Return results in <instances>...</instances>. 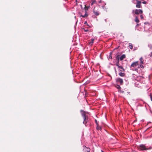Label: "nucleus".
Segmentation results:
<instances>
[{
    "label": "nucleus",
    "instance_id": "obj_1",
    "mask_svg": "<svg viewBox=\"0 0 152 152\" xmlns=\"http://www.w3.org/2000/svg\"><path fill=\"white\" fill-rule=\"evenodd\" d=\"M139 64L138 61H135L133 62L130 66L131 69L136 71L138 70L137 66Z\"/></svg>",
    "mask_w": 152,
    "mask_h": 152
},
{
    "label": "nucleus",
    "instance_id": "obj_2",
    "mask_svg": "<svg viewBox=\"0 0 152 152\" xmlns=\"http://www.w3.org/2000/svg\"><path fill=\"white\" fill-rule=\"evenodd\" d=\"M80 112L81 113L82 116L83 118L84 121H83V124H86L88 121V117H86V113L85 112L83 111L82 110H80Z\"/></svg>",
    "mask_w": 152,
    "mask_h": 152
},
{
    "label": "nucleus",
    "instance_id": "obj_3",
    "mask_svg": "<svg viewBox=\"0 0 152 152\" xmlns=\"http://www.w3.org/2000/svg\"><path fill=\"white\" fill-rule=\"evenodd\" d=\"M138 148L140 150L142 151L150 150L151 149V148L150 147L147 148L144 145L141 144L139 145Z\"/></svg>",
    "mask_w": 152,
    "mask_h": 152
},
{
    "label": "nucleus",
    "instance_id": "obj_4",
    "mask_svg": "<svg viewBox=\"0 0 152 152\" xmlns=\"http://www.w3.org/2000/svg\"><path fill=\"white\" fill-rule=\"evenodd\" d=\"M142 10L141 9L133 10L132 11V13L133 14L138 15L139 14H142Z\"/></svg>",
    "mask_w": 152,
    "mask_h": 152
},
{
    "label": "nucleus",
    "instance_id": "obj_5",
    "mask_svg": "<svg viewBox=\"0 0 152 152\" xmlns=\"http://www.w3.org/2000/svg\"><path fill=\"white\" fill-rule=\"evenodd\" d=\"M137 1V4L136 5V7L138 8H140L141 7V2L140 1H138L137 0H136Z\"/></svg>",
    "mask_w": 152,
    "mask_h": 152
},
{
    "label": "nucleus",
    "instance_id": "obj_6",
    "mask_svg": "<svg viewBox=\"0 0 152 152\" xmlns=\"http://www.w3.org/2000/svg\"><path fill=\"white\" fill-rule=\"evenodd\" d=\"M94 14L96 15H99V11L97 10L96 9V8H94Z\"/></svg>",
    "mask_w": 152,
    "mask_h": 152
},
{
    "label": "nucleus",
    "instance_id": "obj_7",
    "mask_svg": "<svg viewBox=\"0 0 152 152\" xmlns=\"http://www.w3.org/2000/svg\"><path fill=\"white\" fill-rule=\"evenodd\" d=\"M117 82H118L120 83L121 84H122L123 83V80L122 79L120 78H118L116 79Z\"/></svg>",
    "mask_w": 152,
    "mask_h": 152
},
{
    "label": "nucleus",
    "instance_id": "obj_8",
    "mask_svg": "<svg viewBox=\"0 0 152 152\" xmlns=\"http://www.w3.org/2000/svg\"><path fill=\"white\" fill-rule=\"evenodd\" d=\"M84 150L88 152H89L90 151V148H87V147H86V146H85L84 148Z\"/></svg>",
    "mask_w": 152,
    "mask_h": 152
},
{
    "label": "nucleus",
    "instance_id": "obj_9",
    "mask_svg": "<svg viewBox=\"0 0 152 152\" xmlns=\"http://www.w3.org/2000/svg\"><path fill=\"white\" fill-rule=\"evenodd\" d=\"M94 39H91V41L89 42V44L90 45H92L93 43Z\"/></svg>",
    "mask_w": 152,
    "mask_h": 152
},
{
    "label": "nucleus",
    "instance_id": "obj_10",
    "mask_svg": "<svg viewBox=\"0 0 152 152\" xmlns=\"http://www.w3.org/2000/svg\"><path fill=\"white\" fill-rule=\"evenodd\" d=\"M125 55L124 54L122 55L120 58V60H123L124 58H125Z\"/></svg>",
    "mask_w": 152,
    "mask_h": 152
},
{
    "label": "nucleus",
    "instance_id": "obj_11",
    "mask_svg": "<svg viewBox=\"0 0 152 152\" xmlns=\"http://www.w3.org/2000/svg\"><path fill=\"white\" fill-rule=\"evenodd\" d=\"M119 69L121 71H124V69L123 68V67L121 66H118Z\"/></svg>",
    "mask_w": 152,
    "mask_h": 152
},
{
    "label": "nucleus",
    "instance_id": "obj_12",
    "mask_svg": "<svg viewBox=\"0 0 152 152\" xmlns=\"http://www.w3.org/2000/svg\"><path fill=\"white\" fill-rule=\"evenodd\" d=\"M116 58L117 59H118V63H117L116 64V65L118 67V66H119V65H118V64H119V55H118L116 57Z\"/></svg>",
    "mask_w": 152,
    "mask_h": 152
},
{
    "label": "nucleus",
    "instance_id": "obj_13",
    "mask_svg": "<svg viewBox=\"0 0 152 152\" xmlns=\"http://www.w3.org/2000/svg\"><path fill=\"white\" fill-rule=\"evenodd\" d=\"M135 21L137 23H138L139 22V19H138L137 17L136 16L135 17Z\"/></svg>",
    "mask_w": 152,
    "mask_h": 152
},
{
    "label": "nucleus",
    "instance_id": "obj_14",
    "mask_svg": "<svg viewBox=\"0 0 152 152\" xmlns=\"http://www.w3.org/2000/svg\"><path fill=\"white\" fill-rule=\"evenodd\" d=\"M140 63L141 64H143V58L142 57H141L140 58Z\"/></svg>",
    "mask_w": 152,
    "mask_h": 152
},
{
    "label": "nucleus",
    "instance_id": "obj_15",
    "mask_svg": "<svg viewBox=\"0 0 152 152\" xmlns=\"http://www.w3.org/2000/svg\"><path fill=\"white\" fill-rule=\"evenodd\" d=\"M119 74L121 76L123 77L125 75V74L124 73L120 72L119 73Z\"/></svg>",
    "mask_w": 152,
    "mask_h": 152
},
{
    "label": "nucleus",
    "instance_id": "obj_16",
    "mask_svg": "<svg viewBox=\"0 0 152 152\" xmlns=\"http://www.w3.org/2000/svg\"><path fill=\"white\" fill-rule=\"evenodd\" d=\"M129 48L131 49H132L133 48V46L132 44V43H129Z\"/></svg>",
    "mask_w": 152,
    "mask_h": 152
},
{
    "label": "nucleus",
    "instance_id": "obj_17",
    "mask_svg": "<svg viewBox=\"0 0 152 152\" xmlns=\"http://www.w3.org/2000/svg\"><path fill=\"white\" fill-rule=\"evenodd\" d=\"M88 16V15L86 13L84 15H81L80 16L83 18H85V17H87Z\"/></svg>",
    "mask_w": 152,
    "mask_h": 152
},
{
    "label": "nucleus",
    "instance_id": "obj_18",
    "mask_svg": "<svg viewBox=\"0 0 152 152\" xmlns=\"http://www.w3.org/2000/svg\"><path fill=\"white\" fill-rule=\"evenodd\" d=\"M139 67H141V68H144V66H143V65H142V64H141L139 66H138V68H139Z\"/></svg>",
    "mask_w": 152,
    "mask_h": 152
},
{
    "label": "nucleus",
    "instance_id": "obj_19",
    "mask_svg": "<svg viewBox=\"0 0 152 152\" xmlns=\"http://www.w3.org/2000/svg\"><path fill=\"white\" fill-rule=\"evenodd\" d=\"M96 3V1L95 0H94L91 3V4L92 5L94 4L95 3Z\"/></svg>",
    "mask_w": 152,
    "mask_h": 152
},
{
    "label": "nucleus",
    "instance_id": "obj_20",
    "mask_svg": "<svg viewBox=\"0 0 152 152\" xmlns=\"http://www.w3.org/2000/svg\"><path fill=\"white\" fill-rule=\"evenodd\" d=\"M140 17L141 19H143L144 18L143 16L142 15H140Z\"/></svg>",
    "mask_w": 152,
    "mask_h": 152
},
{
    "label": "nucleus",
    "instance_id": "obj_21",
    "mask_svg": "<svg viewBox=\"0 0 152 152\" xmlns=\"http://www.w3.org/2000/svg\"><path fill=\"white\" fill-rule=\"evenodd\" d=\"M95 121L96 123V124L97 126H98V123L97 121V120H95Z\"/></svg>",
    "mask_w": 152,
    "mask_h": 152
},
{
    "label": "nucleus",
    "instance_id": "obj_22",
    "mask_svg": "<svg viewBox=\"0 0 152 152\" xmlns=\"http://www.w3.org/2000/svg\"><path fill=\"white\" fill-rule=\"evenodd\" d=\"M97 127H96V128L97 129H101V128L100 127H98V126H97Z\"/></svg>",
    "mask_w": 152,
    "mask_h": 152
},
{
    "label": "nucleus",
    "instance_id": "obj_23",
    "mask_svg": "<svg viewBox=\"0 0 152 152\" xmlns=\"http://www.w3.org/2000/svg\"><path fill=\"white\" fill-rule=\"evenodd\" d=\"M109 58H112V56L111 55H110L109 57Z\"/></svg>",
    "mask_w": 152,
    "mask_h": 152
},
{
    "label": "nucleus",
    "instance_id": "obj_24",
    "mask_svg": "<svg viewBox=\"0 0 152 152\" xmlns=\"http://www.w3.org/2000/svg\"><path fill=\"white\" fill-rule=\"evenodd\" d=\"M88 31V30H86V29H84V31H85V32H87V31Z\"/></svg>",
    "mask_w": 152,
    "mask_h": 152
},
{
    "label": "nucleus",
    "instance_id": "obj_25",
    "mask_svg": "<svg viewBox=\"0 0 152 152\" xmlns=\"http://www.w3.org/2000/svg\"><path fill=\"white\" fill-rule=\"evenodd\" d=\"M142 3L145 4L146 3V1H143L142 2Z\"/></svg>",
    "mask_w": 152,
    "mask_h": 152
},
{
    "label": "nucleus",
    "instance_id": "obj_26",
    "mask_svg": "<svg viewBox=\"0 0 152 152\" xmlns=\"http://www.w3.org/2000/svg\"><path fill=\"white\" fill-rule=\"evenodd\" d=\"M151 100L152 101V97L151 96Z\"/></svg>",
    "mask_w": 152,
    "mask_h": 152
},
{
    "label": "nucleus",
    "instance_id": "obj_27",
    "mask_svg": "<svg viewBox=\"0 0 152 152\" xmlns=\"http://www.w3.org/2000/svg\"><path fill=\"white\" fill-rule=\"evenodd\" d=\"M105 21L106 22V19H105Z\"/></svg>",
    "mask_w": 152,
    "mask_h": 152
},
{
    "label": "nucleus",
    "instance_id": "obj_28",
    "mask_svg": "<svg viewBox=\"0 0 152 152\" xmlns=\"http://www.w3.org/2000/svg\"><path fill=\"white\" fill-rule=\"evenodd\" d=\"M101 151H102V152H104L103 151H102V150H101Z\"/></svg>",
    "mask_w": 152,
    "mask_h": 152
},
{
    "label": "nucleus",
    "instance_id": "obj_29",
    "mask_svg": "<svg viewBox=\"0 0 152 152\" xmlns=\"http://www.w3.org/2000/svg\"><path fill=\"white\" fill-rule=\"evenodd\" d=\"M119 87H120V86H118Z\"/></svg>",
    "mask_w": 152,
    "mask_h": 152
}]
</instances>
